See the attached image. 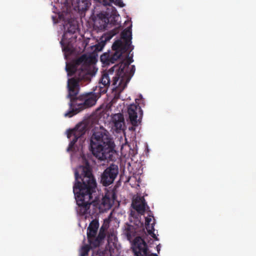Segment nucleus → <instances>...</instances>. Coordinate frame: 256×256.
Returning <instances> with one entry per match:
<instances>
[{
  "mask_svg": "<svg viewBox=\"0 0 256 256\" xmlns=\"http://www.w3.org/2000/svg\"><path fill=\"white\" fill-rule=\"evenodd\" d=\"M106 44L105 41L102 40L98 44H96L94 46V51L96 52H100L102 50L104 47V46Z\"/></svg>",
  "mask_w": 256,
  "mask_h": 256,
  "instance_id": "obj_27",
  "label": "nucleus"
},
{
  "mask_svg": "<svg viewBox=\"0 0 256 256\" xmlns=\"http://www.w3.org/2000/svg\"><path fill=\"white\" fill-rule=\"evenodd\" d=\"M133 60L132 57L129 56L128 55L126 57V59L122 60V62L119 63L118 64H116L112 68H111L110 70H118L120 69L121 71L123 70L124 69L128 68V66H130V64L133 62Z\"/></svg>",
  "mask_w": 256,
  "mask_h": 256,
  "instance_id": "obj_19",
  "label": "nucleus"
},
{
  "mask_svg": "<svg viewBox=\"0 0 256 256\" xmlns=\"http://www.w3.org/2000/svg\"><path fill=\"white\" fill-rule=\"evenodd\" d=\"M132 126L129 128V130H134L136 129V127L138 126H134L133 124H132Z\"/></svg>",
  "mask_w": 256,
  "mask_h": 256,
  "instance_id": "obj_28",
  "label": "nucleus"
},
{
  "mask_svg": "<svg viewBox=\"0 0 256 256\" xmlns=\"http://www.w3.org/2000/svg\"><path fill=\"white\" fill-rule=\"evenodd\" d=\"M96 247H93L90 244H85L82 246L80 250V256H86L88 254V252L92 248H96Z\"/></svg>",
  "mask_w": 256,
  "mask_h": 256,
  "instance_id": "obj_26",
  "label": "nucleus"
},
{
  "mask_svg": "<svg viewBox=\"0 0 256 256\" xmlns=\"http://www.w3.org/2000/svg\"><path fill=\"white\" fill-rule=\"evenodd\" d=\"M132 25L128 28L124 29L121 33V38L124 40L125 42H129L131 43L132 38Z\"/></svg>",
  "mask_w": 256,
  "mask_h": 256,
  "instance_id": "obj_23",
  "label": "nucleus"
},
{
  "mask_svg": "<svg viewBox=\"0 0 256 256\" xmlns=\"http://www.w3.org/2000/svg\"><path fill=\"white\" fill-rule=\"evenodd\" d=\"M112 121L116 130H122L124 126V116L120 113L116 114L112 116Z\"/></svg>",
  "mask_w": 256,
  "mask_h": 256,
  "instance_id": "obj_18",
  "label": "nucleus"
},
{
  "mask_svg": "<svg viewBox=\"0 0 256 256\" xmlns=\"http://www.w3.org/2000/svg\"><path fill=\"white\" fill-rule=\"evenodd\" d=\"M60 43H61L62 45V46H64V42H63V40H62L60 42Z\"/></svg>",
  "mask_w": 256,
  "mask_h": 256,
  "instance_id": "obj_31",
  "label": "nucleus"
},
{
  "mask_svg": "<svg viewBox=\"0 0 256 256\" xmlns=\"http://www.w3.org/2000/svg\"><path fill=\"white\" fill-rule=\"evenodd\" d=\"M88 128V123L86 121H82L76 124L74 128L68 130L67 136L71 141L67 148L68 151L73 150L78 138L84 136Z\"/></svg>",
  "mask_w": 256,
  "mask_h": 256,
  "instance_id": "obj_9",
  "label": "nucleus"
},
{
  "mask_svg": "<svg viewBox=\"0 0 256 256\" xmlns=\"http://www.w3.org/2000/svg\"><path fill=\"white\" fill-rule=\"evenodd\" d=\"M118 174V168L116 164H110L102 173L100 176V183L107 186L113 183Z\"/></svg>",
  "mask_w": 256,
  "mask_h": 256,
  "instance_id": "obj_11",
  "label": "nucleus"
},
{
  "mask_svg": "<svg viewBox=\"0 0 256 256\" xmlns=\"http://www.w3.org/2000/svg\"><path fill=\"white\" fill-rule=\"evenodd\" d=\"M105 79H102V74L99 80L98 85L93 88V92L86 93L84 95V108H88L95 105L98 98L102 94H105L107 92L108 88L110 86V84L104 83Z\"/></svg>",
  "mask_w": 256,
  "mask_h": 256,
  "instance_id": "obj_7",
  "label": "nucleus"
},
{
  "mask_svg": "<svg viewBox=\"0 0 256 256\" xmlns=\"http://www.w3.org/2000/svg\"><path fill=\"white\" fill-rule=\"evenodd\" d=\"M116 198V190L114 188L106 191L104 196L102 198L101 204L105 209H109L111 208Z\"/></svg>",
  "mask_w": 256,
  "mask_h": 256,
  "instance_id": "obj_15",
  "label": "nucleus"
},
{
  "mask_svg": "<svg viewBox=\"0 0 256 256\" xmlns=\"http://www.w3.org/2000/svg\"><path fill=\"white\" fill-rule=\"evenodd\" d=\"M64 50H65V51H66V52H70V48L68 46H67L64 47Z\"/></svg>",
  "mask_w": 256,
  "mask_h": 256,
  "instance_id": "obj_29",
  "label": "nucleus"
},
{
  "mask_svg": "<svg viewBox=\"0 0 256 256\" xmlns=\"http://www.w3.org/2000/svg\"><path fill=\"white\" fill-rule=\"evenodd\" d=\"M136 70L135 66L132 65L130 68L108 70L102 72V79H105L104 84H110L113 86L112 90L119 95L126 88Z\"/></svg>",
  "mask_w": 256,
  "mask_h": 256,
  "instance_id": "obj_3",
  "label": "nucleus"
},
{
  "mask_svg": "<svg viewBox=\"0 0 256 256\" xmlns=\"http://www.w3.org/2000/svg\"><path fill=\"white\" fill-rule=\"evenodd\" d=\"M68 94L70 98V110L65 113L64 116L71 118L78 112L84 110V95L77 96L80 91V84L78 80L74 78H69L68 80Z\"/></svg>",
  "mask_w": 256,
  "mask_h": 256,
  "instance_id": "obj_4",
  "label": "nucleus"
},
{
  "mask_svg": "<svg viewBox=\"0 0 256 256\" xmlns=\"http://www.w3.org/2000/svg\"><path fill=\"white\" fill-rule=\"evenodd\" d=\"M98 227V221L97 220H94L90 222L87 228L88 242L93 247H98L106 236V227L102 226L100 229L98 236H96Z\"/></svg>",
  "mask_w": 256,
  "mask_h": 256,
  "instance_id": "obj_6",
  "label": "nucleus"
},
{
  "mask_svg": "<svg viewBox=\"0 0 256 256\" xmlns=\"http://www.w3.org/2000/svg\"><path fill=\"white\" fill-rule=\"evenodd\" d=\"M132 206L134 210L141 214H144L145 212L148 210V215L145 219L146 228L148 234L154 239L158 240V238L154 234L155 220L152 212L150 210V208L148 206L143 196H137L133 200Z\"/></svg>",
  "mask_w": 256,
  "mask_h": 256,
  "instance_id": "obj_5",
  "label": "nucleus"
},
{
  "mask_svg": "<svg viewBox=\"0 0 256 256\" xmlns=\"http://www.w3.org/2000/svg\"><path fill=\"white\" fill-rule=\"evenodd\" d=\"M64 27L65 31V34H64V35H65L67 33L73 34L76 32V30L77 29L76 26L70 22H68L67 24L64 25Z\"/></svg>",
  "mask_w": 256,
  "mask_h": 256,
  "instance_id": "obj_25",
  "label": "nucleus"
},
{
  "mask_svg": "<svg viewBox=\"0 0 256 256\" xmlns=\"http://www.w3.org/2000/svg\"><path fill=\"white\" fill-rule=\"evenodd\" d=\"M124 233L126 236L127 239L130 241L136 236V228L133 226L126 224Z\"/></svg>",
  "mask_w": 256,
  "mask_h": 256,
  "instance_id": "obj_20",
  "label": "nucleus"
},
{
  "mask_svg": "<svg viewBox=\"0 0 256 256\" xmlns=\"http://www.w3.org/2000/svg\"><path fill=\"white\" fill-rule=\"evenodd\" d=\"M91 4L89 0H78V8L79 11L84 12L86 10Z\"/></svg>",
  "mask_w": 256,
  "mask_h": 256,
  "instance_id": "obj_22",
  "label": "nucleus"
},
{
  "mask_svg": "<svg viewBox=\"0 0 256 256\" xmlns=\"http://www.w3.org/2000/svg\"><path fill=\"white\" fill-rule=\"evenodd\" d=\"M132 248L136 256H158L156 254H152L148 256L147 244L144 240L140 236H136L134 238Z\"/></svg>",
  "mask_w": 256,
  "mask_h": 256,
  "instance_id": "obj_12",
  "label": "nucleus"
},
{
  "mask_svg": "<svg viewBox=\"0 0 256 256\" xmlns=\"http://www.w3.org/2000/svg\"><path fill=\"white\" fill-rule=\"evenodd\" d=\"M114 144L108 132L103 128L95 130L90 140V150L100 160H110L114 152Z\"/></svg>",
  "mask_w": 256,
  "mask_h": 256,
  "instance_id": "obj_2",
  "label": "nucleus"
},
{
  "mask_svg": "<svg viewBox=\"0 0 256 256\" xmlns=\"http://www.w3.org/2000/svg\"><path fill=\"white\" fill-rule=\"evenodd\" d=\"M142 215V214H141L139 213L136 210H132L130 213V222H134V224L137 226H138L139 224H142L140 220V216Z\"/></svg>",
  "mask_w": 256,
  "mask_h": 256,
  "instance_id": "obj_21",
  "label": "nucleus"
},
{
  "mask_svg": "<svg viewBox=\"0 0 256 256\" xmlns=\"http://www.w3.org/2000/svg\"><path fill=\"white\" fill-rule=\"evenodd\" d=\"M75 183L73 186L77 211L80 216L90 214V207L94 202L92 194L96 188V182L88 162L80 166L74 172Z\"/></svg>",
  "mask_w": 256,
  "mask_h": 256,
  "instance_id": "obj_1",
  "label": "nucleus"
},
{
  "mask_svg": "<svg viewBox=\"0 0 256 256\" xmlns=\"http://www.w3.org/2000/svg\"><path fill=\"white\" fill-rule=\"evenodd\" d=\"M92 256H100V254H93Z\"/></svg>",
  "mask_w": 256,
  "mask_h": 256,
  "instance_id": "obj_30",
  "label": "nucleus"
},
{
  "mask_svg": "<svg viewBox=\"0 0 256 256\" xmlns=\"http://www.w3.org/2000/svg\"><path fill=\"white\" fill-rule=\"evenodd\" d=\"M100 3L102 4L104 7H109V6H111L110 4L114 2L116 5H118L120 7H123L124 4L121 0H97Z\"/></svg>",
  "mask_w": 256,
  "mask_h": 256,
  "instance_id": "obj_24",
  "label": "nucleus"
},
{
  "mask_svg": "<svg viewBox=\"0 0 256 256\" xmlns=\"http://www.w3.org/2000/svg\"><path fill=\"white\" fill-rule=\"evenodd\" d=\"M121 53L114 52H108L104 53L100 57L102 64L104 66L114 64L117 60L120 58Z\"/></svg>",
  "mask_w": 256,
  "mask_h": 256,
  "instance_id": "obj_14",
  "label": "nucleus"
},
{
  "mask_svg": "<svg viewBox=\"0 0 256 256\" xmlns=\"http://www.w3.org/2000/svg\"><path fill=\"white\" fill-rule=\"evenodd\" d=\"M130 44V42H125V43H123L120 40H118L113 44L112 49L114 50V52H120L121 57L122 54L128 50Z\"/></svg>",
  "mask_w": 256,
  "mask_h": 256,
  "instance_id": "obj_17",
  "label": "nucleus"
},
{
  "mask_svg": "<svg viewBox=\"0 0 256 256\" xmlns=\"http://www.w3.org/2000/svg\"><path fill=\"white\" fill-rule=\"evenodd\" d=\"M80 64H66V70L68 76H72L74 74L72 78L78 80V84L80 81L90 82L91 78L94 76V74L91 70L88 68H78Z\"/></svg>",
  "mask_w": 256,
  "mask_h": 256,
  "instance_id": "obj_8",
  "label": "nucleus"
},
{
  "mask_svg": "<svg viewBox=\"0 0 256 256\" xmlns=\"http://www.w3.org/2000/svg\"><path fill=\"white\" fill-rule=\"evenodd\" d=\"M106 11H102L97 14L98 18L102 22L103 28L107 26L108 24L112 25L118 24L119 14L116 8L112 6L106 7Z\"/></svg>",
  "mask_w": 256,
  "mask_h": 256,
  "instance_id": "obj_10",
  "label": "nucleus"
},
{
  "mask_svg": "<svg viewBox=\"0 0 256 256\" xmlns=\"http://www.w3.org/2000/svg\"><path fill=\"white\" fill-rule=\"evenodd\" d=\"M156 248H157V250H158V251L160 250V248H158V246H156Z\"/></svg>",
  "mask_w": 256,
  "mask_h": 256,
  "instance_id": "obj_32",
  "label": "nucleus"
},
{
  "mask_svg": "<svg viewBox=\"0 0 256 256\" xmlns=\"http://www.w3.org/2000/svg\"><path fill=\"white\" fill-rule=\"evenodd\" d=\"M96 58L94 56L92 55L83 54L80 56L76 60V64H82L81 68H88L91 70L94 76V72L93 70H92L90 66L95 62Z\"/></svg>",
  "mask_w": 256,
  "mask_h": 256,
  "instance_id": "obj_16",
  "label": "nucleus"
},
{
  "mask_svg": "<svg viewBox=\"0 0 256 256\" xmlns=\"http://www.w3.org/2000/svg\"><path fill=\"white\" fill-rule=\"evenodd\" d=\"M128 118L132 124L138 126V121L143 114L142 110L139 104H131L128 108Z\"/></svg>",
  "mask_w": 256,
  "mask_h": 256,
  "instance_id": "obj_13",
  "label": "nucleus"
}]
</instances>
